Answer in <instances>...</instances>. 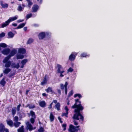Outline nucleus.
Returning <instances> with one entry per match:
<instances>
[{
  "instance_id": "obj_2",
  "label": "nucleus",
  "mask_w": 132,
  "mask_h": 132,
  "mask_svg": "<svg viewBox=\"0 0 132 132\" xmlns=\"http://www.w3.org/2000/svg\"><path fill=\"white\" fill-rule=\"evenodd\" d=\"M51 35V33L49 32H42L39 34L38 37L39 39H42L44 38L45 36H50Z\"/></svg>"
},
{
  "instance_id": "obj_26",
  "label": "nucleus",
  "mask_w": 132,
  "mask_h": 132,
  "mask_svg": "<svg viewBox=\"0 0 132 132\" xmlns=\"http://www.w3.org/2000/svg\"><path fill=\"white\" fill-rule=\"evenodd\" d=\"M80 56L81 57H88L89 56V55L87 54L86 53H83L81 54Z\"/></svg>"
},
{
  "instance_id": "obj_7",
  "label": "nucleus",
  "mask_w": 132,
  "mask_h": 132,
  "mask_svg": "<svg viewBox=\"0 0 132 132\" xmlns=\"http://www.w3.org/2000/svg\"><path fill=\"white\" fill-rule=\"evenodd\" d=\"M17 51V50L16 49H13L9 55L7 57H9V59H10L11 57L14 55L16 53Z\"/></svg>"
},
{
  "instance_id": "obj_27",
  "label": "nucleus",
  "mask_w": 132,
  "mask_h": 132,
  "mask_svg": "<svg viewBox=\"0 0 132 132\" xmlns=\"http://www.w3.org/2000/svg\"><path fill=\"white\" fill-rule=\"evenodd\" d=\"M21 124V123L18 121L14 122L13 123V126L14 125L15 127H19Z\"/></svg>"
},
{
  "instance_id": "obj_13",
  "label": "nucleus",
  "mask_w": 132,
  "mask_h": 132,
  "mask_svg": "<svg viewBox=\"0 0 132 132\" xmlns=\"http://www.w3.org/2000/svg\"><path fill=\"white\" fill-rule=\"evenodd\" d=\"M11 66L12 68H15L17 69H18L20 67L19 64V63L16 64L15 63H12L11 65Z\"/></svg>"
},
{
  "instance_id": "obj_56",
  "label": "nucleus",
  "mask_w": 132,
  "mask_h": 132,
  "mask_svg": "<svg viewBox=\"0 0 132 132\" xmlns=\"http://www.w3.org/2000/svg\"><path fill=\"white\" fill-rule=\"evenodd\" d=\"M4 131H5V132H9V130L7 128H5L4 129Z\"/></svg>"
},
{
  "instance_id": "obj_59",
  "label": "nucleus",
  "mask_w": 132,
  "mask_h": 132,
  "mask_svg": "<svg viewBox=\"0 0 132 132\" xmlns=\"http://www.w3.org/2000/svg\"><path fill=\"white\" fill-rule=\"evenodd\" d=\"M23 30L24 31H26L27 30V28L26 27H25L24 28Z\"/></svg>"
},
{
  "instance_id": "obj_35",
  "label": "nucleus",
  "mask_w": 132,
  "mask_h": 132,
  "mask_svg": "<svg viewBox=\"0 0 132 132\" xmlns=\"http://www.w3.org/2000/svg\"><path fill=\"white\" fill-rule=\"evenodd\" d=\"M16 112V108H13L12 109V114L13 116L15 114Z\"/></svg>"
},
{
  "instance_id": "obj_11",
  "label": "nucleus",
  "mask_w": 132,
  "mask_h": 132,
  "mask_svg": "<svg viewBox=\"0 0 132 132\" xmlns=\"http://www.w3.org/2000/svg\"><path fill=\"white\" fill-rule=\"evenodd\" d=\"M27 128L29 130H31L35 129L36 128H33L32 125L29 122H28L26 123Z\"/></svg>"
},
{
  "instance_id": "obj_44",
  "label": "nucleus",
  "mask_w": 132,
  "mask_h": 132,
  "mask_svg": "<svg viewBox=\"0 0 132 132\" xmlns=\"http://www.w3.org/2000/svg\"><path fill=\"white\" fill-rule=\"evenodd\" d=\"M44 131V129L42 127H40L38 130V131L39 132H43Z\"/></svg>"
},
{
  "instance_id": "obj_29",
  "label": "nucleus",
  "mask_w": 132,
  "mask_h": 132,
  "mask_svg": "<svg viewBox=\"0 0 132 132\" xmlns=\"http://www.w3.org/2000/svg\"><path fill=\"white\" fill-rule=\"evenodd\" d=\"M11 70L9 68H6L3 71V72L5 74H7Z\"/></svg>"
},
{
  "instance_id": "obj_37",
  "label": "nucleus",
  "mask_w": 132,
  "mask_h": 132,
  "mask_svg": "<svg viewBox=\"0 0 132 132\" xmlns=\"http://www.w3.org/2000/svg\"><path fill=\"white\" fill-rule=\"evenodd\" d=\"M46 91L47 93H49V92H52V88L50 87H49L47 89H46Z\"/></svg>"
},
{
  "instance_id": "obj_19",
  "label": "nucleus",
  "mask_w": 132,
  "mask_h": 132,
  "mask_svg": "<svg viewBox=\"0 0 132 132\" xmlns=\"http://www.w3.org/2000/svg\"><path fill=\"white\" fill-rule=\"evenodd\" d=\"M38 9V6L37 5H34L32 7V12H36Z\"/></svg>"
},
{
  "instance_id": "obj_32",
  "label": "nucleus",
  "mask_w": 132,
  "mask_h": 132,
  "mask_svg": "<svg viewBox=\"0 0 132 132\" xmlns=\"http://www.w3.org/2000/svg\"><path fill=\"white\" fill-rule=\"evenodd\" d=\"M68 85V83L67 82H65V84L64 85V87L65 89V93L66 94H67V86Z\"/></svg>"
},
{
  "instance_id": "obj_43",
  "label": "nucleus",
  "mask_w": 132,
  "mask_h": 132,
  "mask_svg": "<svg viewBox=\"0 0 132 132\" xmlns=\"http://www.w3.org/2000/svg\"><path fill=\"white\" fill-rule=\"evenodd\" d=\"M73 93V92L72 90H71V91H70L69 93L68 96V98H69V97H70L71 96H72V95Z\"/></svg>"
},
{
  "instance_id": "obj_58",
  "label": "nucleus",
  "mask_w": 132,
  "mask_h": 132,
  "mask_svg": "<svg viewBox=\"0 0 132 132\" xmlns=\"http://www.w3.org/2000/svg\"><path fill=\"white\" fill-rule=\"evenodd\" d=\"M57 91L58 92L59 94H61V91L60 90L57 89Z\"/></svg>"
},
{
  "instance_id": "obj_49",
  "label": "nucleus",
  "mask_w": 132,
  "mask_h": 132,
  "mask_svg": "<svg viewBox=\"0 0 132 132\" xmlns=\"http://www.w3.org/2000/svg\"><path fill=\"white\" fill-rule=\"evenodd\" d=\"M21 106V105L20 104H19L17 106V111H20V108Z\"/></svg>"
},
{
  "instance_id": "obj_38",
  "label": "nucleus",
  "mask_w": 132,
  "mask_h": 132,
  "mask_svg": "<svg viewBox=\"0 0 132 132\" xmlns=\"http://www.w3.org/2000/svg\"><path fill=\"white\" fill-rule=\"evenodd\" d=\"M18 117L17 116H15L13 118V120L14 122H15L18 121Z\"/></svg>"
},
{
  "instance_id": "obj_18",
  "label": "nucleus",
  "mask_w": 132,
  "mask_h": 132,
  "mask_svg": "<svg viewBox=\"0 0 132 132\" xmlns=\"http://www.w3.org/2000/svg\"><path fill=\"white\" fill-rule=\"evenodd\" d=\"M64 109L66 112L65 113H63L62 114V116H65L66 117H68L67 115L68 114V111L69 110V109H68L67 106H65Z\"/></svg>"
},
{
  "instance_id": "obj_34",
  "label": "nucleus",
  "mask_w": 132,
  "mask_h": 132,
  "mask_svg": "<svg viewBox=\"0 0 132 132\" xmlns=\"http://www.w3.org/2000/svg\"><path fill=\"white\" fill-rule=\"evenodd\" d=\"M18 132H24L23 126H22L21 127L18 129Z\"/></svg>"
},
{
  "instance_id": "obj_41",
  "label": "nucleus",
  "mask_w": 132,
  "mask_h": 132,
  "mask_svg": "<svg viewBox=\"0 0 132 132\" xmlns=\"http://www.w3.org/2000/svg\"><path fill=\"white\" fill-rule=\"evenodd\" d=\"M78 96L79 98H80L81 97V95L80 94H77L75 95L74 97H77Z\"/></svg>"
},
{
  "instance_id": "obj_30",
  "label": "nucleus",
  "mask_w": 132,
  "mask_h": 132,
  "mask_svg": "<svg viewBox=\"0 0 132 132\" xmlns=\"http://www.w3.org/2000/svg\"><path fill=\"white\" fill-rule=\"evenodd\" d=\"M5 78H4L1 81L0 83L3 86H4L5 84L6 83V82L5 81Z\"/></svg>"
},
{
  "instance_id": "obj_57",
  "label": "nucleus",
  "mask_w": 132,
  "mask_h": 132,
  "mask_svg": "<svg viewBox=\"0 0 132 132\" xmlns=\"http://www.w3.org/2000/svg\"><path fill=\"white\" fill-rule=\"evenodd\" d=\"M74 124L75 125H77L78 124V123L76 121H74Z\"/></svg>"
},
{
  "instance_id": "obj_23",
  "label": "nucleus",
  "mask_w": 132,
  "mask_h": 132,
  "mask_svg": "<svg viewBox=\"0 0 132 132\" xmlns=\"http://www.w3.org/2000/svg\"><path fill=\"white\" fill-rule=\"evenodd\" d=\"M0 4L1 6H2L3 8H7L8 7V4L5 3H3L2 1L1 2Z\"/></svg>"
},
{
  "instance_id": "obj_8",
  "label": "nucleus",
  "mask_w": 132,
  "mask_h": 132,
  "mask_svg": "<svg viewBox=\"0 0 132 132\" xmlns=\"http://www.w3.org/2000/svg\"><path fill=\"white\" fill-rule=\"evenodd\" d=\"M18 5V6L17 9V10L20 12L23 11L25 6L23 4H22V5L20 4H19Z\"/></svg>"
},
{
  "instance_id": "obj_20",
  "label": "nucleus",
  "mask_w": 132,
  "mask_h": 132,
  "mask_svg": "<svg viewBox=\"0 0 132 132\" xmlns=\"http://www.w3.org/2000/svg\"><path fill=\"white\" fill-rule=\"evenodd\" d=\"M47 79L46 78V76L43 79V81L41 82V85H43L46 84L47 83Z\"/></svg>"
},
{
  "instance_id": "obj_46",
  "label": "nucleus",
  "mask_w": 132,
  "mask_h": 132,
  "mask_svg": "<svg viewBox=\"0 0 132 132\" xmlns=\"http://www.w3.org/2000/svg\"><path fill=\"white\" fill-rule=\"evenodd\" d=\"M5 36V34L4 32H2L1 34H0V38L4 37Z\"/></svg>"
},
{
  "instance_id": "obj_39",
  "label": "nucleus",
  "mask_w": 132,
  "mask_h": 132,
  "mask_svg": "<svg viewBox=\"0 0 132 132\" xmlns=\"http://www.w3.org/2000/svg\"><path fill=\"white\" fill-rule=\"evenodd\" d=\"M28 3V6L29 7H30V6L32 5V3L30 1V0H26Z\"/></svg>"
},
{
  "instance_id": "obj_60",
  "label": "nucleus",
  "mask_w": 132,
  "mask_h": 132,
  "mask_svg": "<svg viewBox=\"0 0 132 132\" xmlns=\"http://www.w3.org/2000/svg\"><path fill=\"white\" fill-rule=\"evenodd\" d=\"M42 95L43 96H47L46 94L45 93H43L42 94Z\"/></svg>"
},
{
  "instance_id": "obj_42",
  "label": "nucleus",
  "mask_w": 132,
  "mask_h": 132,
  "mask_svg": "<svg viewBox=\"0 0 132 132\" xmlns=\"http://www.w3.org/2000/svg\"><path fill=\"white\" fill-rule=\"evenodd\" d=\"M28 106L30 109H33L35 108L34 105L33 104H29Z\"/></svg>"
},
{
  "instance_id": "obj_55",
  "label": "nucleus",
  "mask_w": 132,
  "mask_h": 132,
  "mask_svg": "<svg viewBox=\"0 0 132 132\" xmlns=\"http://www.w3.org/2000/svg\"><path fill=\"white\" fill-rule=\"evenodd\" d=\"M58 119L60 121V122L61 123H62V121H61V118H60V117H58Z\"/></svg>"
},
{
  "instance_id": "obj_3",
  "label": "nucleus",
  "mask_w": 132,
  "mask_h": 132,
  "mask_svg": "<svg viewBox=\"0 0 132 132\" xmlns=\"http://www.w3.org/2000/svg\"><path fill=\"white\" fill-rule=\"evenodd\" d=\"M57 72L60 74V77H63L64 75L62 74L64 72L63 68L61 65L59 64H57Z\"/></svg>"
},
{
  "instance_id": "obj_12",
  "label": "nucleus",
  "mask_w": 132,
  "mask_h": 132,
  "mask_svg": "<svg viewBox=\"0 0 132 132\" xmlns=\"http://www.w3.org/2000/svg\"><path fill=\"white\" fill-rule=\"evenodd\" d=\"M10 50L9 48H5L2 51V53L4 55H7L10 52Z\"/></svg>"
},
{
  "instance_id": "obj_64",
  "label": "nucleus",
  "mask_w": 132,
  "mask_h": 132,
  "mask_svg": "<svg viewBox=\"0 0 132 132\" xmlns=\"http://www.w3.org/2000/svg\"><path fill=\"white\" fill-rule=\"evenodd\" d=\"M70 103H69V102L68 101L67 103V104L68 105H69Z\"/></svg>"
},
{
  "instance_id": "obj_21",
  "label": "nucleus",
  "mask_w": 132,
  "mask_h": 132,
  "mask_svg": "<svg viewBox=\"0 0 132 132\" xmlns=\"http://www.w3.org/2000/svg\"><path fill=\"white\" fill-rule=\"evenodd\" d=\"M50 118L51 122L53 121L54 120V116L52 112L50 113Z\"/></svg>"
},
{
  "instance_id": "obj_62",
  "label": "nucleus",
  "mask_w": 132,
  "mask_h": 132,
  "mask_svg": "<svg viewBox=\"0 0 132 132\" xmlns=\"http://www.w3.org/2000/svg\"><path fill=\"white\" fill-rule=\"evenodd\" d=\"M39 2V3H41L42 2V0H40V1H39V0H37Z\"/></svg>"
},
{
  "instance_id": "obj_24",
  "label": "nucleus",
  "mask_w": 132,
  "mask_h": 132,
  "mask_svg": "<svg viewBox=\"0 0 132 132\" xmlns=\"http://www.w3.org/2000/svg\"><path fill=\"white\" fill-rule=\"evenodd\" d=\"M8 38H13L14 36V34L12 32L10 31L8 33Z\"/></svg>"
},
{
  "instance_id": "obj_50",
  "label": "nucleus",
  "mask_w": 132,
  "mask_h": 132,
  "mask_svg": "<svg viewBox=\"0 0 132 132\" xmlns=\"http://www.w3.org/2000/svg\"><path fill=\"white\" fill-rule=\"evenodd\" d=\"M66 124H64L62 125V127L63 128V130H65L66 129Z\"/></svg>"
},
{
  "instance_id": "obj_28",
  "label": "nucleus",
  "mask_w": 132,
  "mask_h": 132,
  "mask_svg": "<svg viewBox=\"0 0 132 132\" xmlns=\"http://www.w3.org/2000/svg\"><path fill=\"white\" fill-rule=\"evenodd\" d=\"M26 23H23L21 24H20L17 27L16 29H19L20 28H23L25 25Z\"/></svg>"
},
{
  "instance_id": "obj_10",
  "label": "nucleus",
  "mask_w": 132,
  "mask_h": 132,
  "mask_svg": "<svg viewBox=\"0 0 132 132\" xmlns=\"http://www.w3.org/2000/svg\"><path fill=\"white\" fill-rule=\"evenodd\" d=\"M28 61V60L27 59H25L22 60L21 62L20 68H23L24 67V65L26 64Z\"/></svg>"
},
{
  "instance_id": "obj_53",
  "label": "nucleus",
  "mask_w": 132,
  "mask_h": 132,
  "mask_svg": "<svg viewBox=\"0 0 132 132\" xmlns=\"http://www.w3.org/2000/svg\"><path fill=\"white\" fill-rule=\"evenodd\" d=\"M24 21L23 20H19L17 21V22L19 23L23 22Z\"/></svg>"
},
{
  "instance_id": "obj_63",
  "label": "nucleus",
  "mask_w": 132,
  "mask_h": 132,
  "mask_svg": "<svg viewBox=\"0 0 132 132\" xmlns=\"http://www.w3.org/2000/svg\"><path fill=\"white\" fill-rule=\"evenodd\" d=\"M29 91V90H27L26 91V94H28V93Z\"/></svg>"
},
{
  "instance_id": "obj_54",
  "label": "nucleus",
  "mask_w": 132,
  "mask_h": 132,
  "mask_svg": "<svg viewBox=\"0 0 132 132\" xmlns=\"http://www.w3.org/2000/svg\"><path fill=\"white\" fill-rule=\"evenodd\" d=\"M12 25L14 27L16 26L17 25V24L15 23H14L12 24Z\"/></svg>"
},
{
  "instance_id": "obj_1",
  "label": "nucleus",
  "mask_w": 132,
  "mask_h": 132,
  "mask_svg": "<svg viewBox=\"0 0 132 132\" xmlns=\"http://www.w3.org/2000/svg\"><path fill=\"white\" fill-rule=\"evenodd\" d=\"M76 103L75 104L72 106L73 108H75V112L76 113L74 114L73 118L74 119L81 120L82 121L84 120L83 117L80 114V111L82 110L84 107L81 104V102L78 99L75 100Z\"/></svg>"
},
{
  "instance_id": "obj_17",
  "label": "nucleus",
  "mask_w": 132,
  "mask_h": 132,
  "mask_svg": "<svg viewBox=\"0 0 132 132\" xmlns=\"http://www.w3.org/2000/svg\"><path fill=\"white\" fill-rule=\"evenodd\" d=\"M6 122L7 124L11 127H12L13 126V123L12 120L10 119L7 120H6Z\"/></svg>"
},
{
  "instance_id": "obj_16",
  "label": "nucleus",
  "mask_w": 132,
  "mask_h": 132,
  "mask_svg": "<svg viewBox=\"0 0 132 132\" xmlns=\"http://www.w3.org/2000/svg\"><path fill=\"white\" fill-rule=\"evenodd\" d=\"M16 57L17 59H22L24 57V55L23 54L18 53L16 54Z\"/></svg>"
},
{
  "instance_id": "obj_22",
  "label": "nucleus",
  "mask_w": 132,
  "mask_h": 132,
  "mask_svg": "<svg viewBox=\"0 0 132 132\" xmlns=\"http://www.w3.org/2000/svg\"><path fill=\"white\" fill-rule=\"evenodd\" d=\"M5 127L4 125L2 124H0V132H4V131Z\"/></svg>"
},
{
  "instance_id": "obj_45",
  "label": "nucleus",
  "mask_w": 132,
  "mask_h": 132,
  "mask_svg": "<svg viewBox=\"0 0 132 132\" xmlns=\"http://www.w3.org/2000/svg\"><path fill=\"white\" fill-rule=\"evenodd\" d=\"M32 15L31 14H28L26 16L27 19H29L31 17Z\"/></svg>"
},
{
  "instance_id": "obj_51",
  "label": "nucleus",
  "mask_w": 132,
  "mask_h": 132,
  "mask_svg": "<svg viewBox=\"0 0 132 132\" xmlns=\"http://www.w3.org/2000/svg\"><path fill=\"white\" fill-rule=\"evenodd\" d=\"M61 88L62 89H64L65 88L64 85L63 84H61L60 85Z\"/></svg>"
},
{
  "instance_id": "obj_4",
  "label": "nucleus",
  "mask_w": 132,
  "mask_h": 132,
  "mask_svg": "<svg viewBox=\"0 0 132 132\" xmlns=\"http://www.w3.org/2000/svg\"><path fill=\"white\" fill-rule=\"evenodd\" d=\"M10 59L9 57H6L3 61L4 63H5V67H9L11 64V62L9 61L8 60Z\"/></svg>"
},
{
  "instance_id": "obj_15",
  "label": "nucleus",
  "mask_w": 132,
  "mask_h": 132,
  "mask_svg": "<svg viewBox=\"0 0 132 132\" xmlns=\"http://www.w3.org/2000/svg\"><path fill=\"white\" fill-rule=\"evenodd\" d=\"M26 51L25 49L23 48H19L18 50V52L20 54H25Z\"/></svg>"
},
{
  "instance_id": "obj_31",
  "label": "nucleus",
  "mask_w": 132,
  "mask_h": 132,
  "mask_svg": "<svg viewBox=\"0 0 132 132\" xmlns=\"http://www.w3.org/2000/svg\"><path fill=\"white\" fill-rule=\"evenodd\" d=\"M55 108H56L57 110H60V104L58 103L56 104L55 105Z\"/></svg>"
},
{
  "instance_id": "obj_36",
  "label": "nucleus",
  "mask_w": 132,
  "mask_h": 132,
  "mask_svg": "<svg viewBox=\"0 0 132 132\" xmlns=\"http://www.w3.org/2000/svg\"><path fill=\"white\" fill-rule=\"evenodd\" d=\"M31 115L32 116V118H36L34 112L32 111H31L30 112Z\"/></svg>"
},
{
  "instance_id": "obj_48",
  "label": "nucleus",
  "mask_w": 132,
  "mask_h": 132,
  "mask_svg": "<svg viewBox=\"0 0 132 132\" xmlns=\"http://www.w3.org/2000/svg\"><path fill=\"white\" fill-rule=\"evenodd\" d=\"M73 69L71 68H70L68 70L69 72H72L73 71Z\"/></svg>"
},
{
  "instance_id": "obj_52",
  "label": "nucleus",
  "mask_w": 132,
  "mask_h": 132,
  "mask_svg": "<svg viewBox=\"0 0 132 132\" xmlns=\"http://www.w3.org/2000/svg\"><path fill=\"white\" fill-rule=\"evenodd\" d=\"M53 103V102L51 103L50 105L48 108L50 109L52 108V105Z\"/></svg>"
},
{
  "instance_id": "obj_9",
  "label": "nucleus",
  "mask_w": 132,
  "mask_h": 132,
  "mask_svg": "<svg viewBox=\"0 0 132 132\" xmlns=\"http://www.w3.org/2000/svg\"><path fill=\"white\" fill-rule=\"evenodd\" d=\"M18 16L17 15H16L13 17H10L9 18V19L7 20L9 22V23H10L11 21H14L16 20L18 18Z\"/></svg>"
},
{
  "instance_id": "obj_6",
  "label": "nucleus",
  "mask_w": 132,
  "mask_h": 132,
  "mask_svg": "<svg viewBox=\"0 0 132 132\" xmlns=\"http://www.w3.org/2000/svg\"><path fill=\"white\" fill-rule=\"evenodd\" d=\"M77 54L78 53L76 52L72 53L69 56V59L71 61H73L75 59L76 56Z\"/></svg>"
},
{
  "instance_id": "obj_25",
  "label": "nucleus",
  "mask_w": 132,
  "mask_h": 132,
  "mask_svg": "<svg viewBox=\"0 0 132 132\" xmlns=\"http://www.w3.org/2000/svg\"><path fill=\"white\" fill-rule=\"evenodd\" d=\"M39 104L40 106L42 107H45L46 103L45 101H42L39 102Z\"/></svg>"
},
{
  "instance_id": "obj_14",
  "label": "nucleus",
  "mask_w": 132,
  "mask_h": 132,
  "mask_svg": "<svg viewBox=\"0 0 132 132\" xmlns=\"http://www.w3.org/2000/svg\"><path fill=\"white\" fill-rule=\"evenodd\" d=\"M9 22H8V21L7 20L5 21V22H4L2 23L1 24V26L0 27V28H3L5 27H6L9 24Z\"/></svg>"
},
{
  "instance_id": "obj_5",
  "label": "nucleus",
  "mask_w": 132,
  "mask_h": 132,
  "mask_svg": "<svg viewBox=\"0 0 132 132\" xmlns=\"http://www.w3.org/2000/svg\"><path fill=\"white\" fill-rule=\"evenodd\" d=\"M79 126L75 127L73 125H71L70 126L68 130L70 132H76V131H77L79 130Z\"/></svg>"
},
{
  "instance_id": "obj_47",
  "label": "nucleus",
  "mask_w": 132,
  "mask_h": 132,
  "mask_svg": "<svg viewBox=\"0 0 132 132\" xmlns=\"http://www.w3.org/2000/svg\"><path fill=\"white\" fill-rule=\"evenodd\" d=\"M34 118H32L30 119V121L32 123H34L35 121Z\"/></svg>"
},
{
  "instance_id": "obj_33",
  "label": "nucleus",
  "mask_w": 132,
  "mask_h": 132,
  "mask_svg": "<svg viewBox=\"0 0 132 132\" xmlns=\"http://www.w3.org/2000/svg\"><path fill=\"white\" fill-rule=\"evenodd\" d=\"M34 40L32 38H29L27 42V44H30L33 42Z\"/></svg>"
},
{
  "instance_id": "obj_61",
  "label": "nucleus",
  "mask_w": 132,
  "mask_h": 132,
  "mask_svg": "<svg viewBox=\"0 0 132 132\" xmlns=\"http://www.w3.org/2000/svg\"><path fill=\"white\" fill-rule=\"evenodd\" d=\"M53 102V103L54 102L55 103H56L57 102V101L56 100H54V101H53V102Z\"/></svg>"
},
{
  "instance_id": "obj_40",
  "label": "nucleus",
  "mask_w": 132,
  "mask_h": 132,
  "mask_svg": "<svg viewBox=\"0 0 132 132\" xmlns=\"http://www.w3.org/2000/svg\"><path fill=\"white\" fill-rule=\"evenodd\" d=\"M7 45L4 43H2L0 44V46L3 47H7Z\"/></svg>"
}]
</instances>
